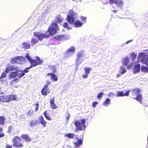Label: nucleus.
Returning a JSON list of instances; mask_svg holds the SVG:
<instances>
[{"label":"nucleus","mask_w":148,"mask_h":148,"mask_svg":"<svg viewBox=\"0 0 148 148\" xmlns=\"http://www.w3.org/2000/svg\"><path fill=\"white\" fill-rule=\"evenodd\" d=\"M123 64L125 66H127L129 64L130 60L128 58L126 57L123 59Z\"/></svg>","instance_id":"nucleus-28"},{"label":"nucleus","mask_w":148,"mask_h":148,"mask_svg":"<svg viewBox=\"0 0 148 148\" xmlns=\"http://www.w3.org/2000/svg\"><path fill=\"white\" fill-rule=\"evenodd\" d=\"M116 96L117 97L124 96L123 92L118 91L116 94Z\"/></svg>","instance_id":"nucleus-41"},{"label":"nucleus","mask_w":148,"mask_h":148,"mask_svg":"<svg viewBox=\"0 0 148 148\" xmlns=\"http://www.w3.org/2000/svg\"><path fill=\"white\" fill-rule=\"evenodd\" d=\"M126 72V71L125 69L123 67H121L120 73L122 74H123Z\"/></svg>","instance_id":"nucleus-43"},{"label":"nucleus","mask_w":148,"mask_h":148,"mask_svg":"<svg viewBox=\"0 0 148 148\" xmlns=\"http://www.w3.org/2000/svg\"><path fill=\"white\" fill-rule=\"evenodd\" d=\"M146 148H148V143L147 144V145L146 146Z\"/></svg>","instance_id":"nucleus-64"},{"label":"nucleus","mask_w":148,"mask_h":148,"mask_svg":"<svg viewBox=\"0 0 148 148\" xmlns=\"http://www.w3.org/2000/svg\"><path fill=\"white\" fill-rule=\"evenodd\" d=\"M18 71H19L20 72H21V73H22L23 72L24 73V75H25V73H27L29 71V69H28L27 68H26L25 70H24L23 71H21V70H19Z\"/></svg>","instance_id":"nucleus-46"},{"label":"nucleus","mask_w":148,"mask_h":148,"mask_svg":"<svg viewBox=\"0 0 148 148\" xmlns=\"http://www.w3.org/2000/svg\"><path fill=\"white\" fill-rule=\"evenodd\" d=\"M75 49L74 47L73 46H71L70 48H69L66 51V53L68 54L69 53H73L75 51Z\"/></svg>","instance_id":"nucleus-24"},{"label":"nucleus","mask_w":148,"mask_h":148,"mask_svg":"<svg viewBox=\"0 0 148 148\" xmlns=\"http://www.w3.org/2000/svg\"><path fill=\"white\" fill-rule=\"evenodd\" d=\"M130 92V90H128L126 91L124 94V96H128Z\"/></svg>","instance_id":"nucleus-54"},{"label":"nucleus","mask_w":148,"mask_h":148,"mask_svg":"<svg viewBox=\"0 0 148 148\" xmlns=\"http://www.w3.org/2000/svg\"><path fill=\"white\" fill-rule=\"evenodd\" d=\"M39 106V104L38 101H37L35 104L32 105V108L33 110L36 112L38 110Z\"/></svg>","instance_id":"nucleus-19"},{"label":"nucleus","mask_w":148,"mask_h":148,"mask_svg":"<svg viewBox=\"0 0 148 148\" xmlns=\"http://www.w3.org/2000/svg\"><path fill=\"white\" fill-rule=\"evenodd\" d=\"M6 73L5 72H4L2 73L0 77V79H1L2 78H5L6 77V73Z\"/></svg>","instance_id":"nucleus-45"},{"label":"nucleus","mask_w":148,"mask_h":148,"mask_svg":"<svg viewBox=\"0 0 148 148\" xmlns=\"http://www.w3.org/2000/svg\"><path fill=\"white\" fill-rule=\"evenodd\" d=\"M143 98V97L142 96V94H140L137 95V96L136 97L134 98L133 99L139 102L140 103H141Z\"/></svg>","instance_id":"nucleus-23"},{"label":"nucleus","mask_w":148,"mask_h":148,"mask_svg":"<svg viewBox=\"0 0 148 148\" xmlns=\"http://www.w3.org/2000/svg\"><path fill=\"white\" fill-rule=\"evenodd\" d=\"M55 97H53L50 100V104L51 108L53 109H56L58 108L57 106L55 104Z\"/></svg>","instance_id":"nucleus-15"},{"label":"nucleus","mask_w":148,"mask_h":148,"mask_svg":"<svg viewBox=\"0 0 148 148\" xmlns=\"http://www.w3.org/2000/svg\"><path fill=\"white\" fill-rule=\"evenodd\" d=\"M113 11L114 13H116V12H117V10H113Z\"/></svg>","instance_id":"nucleus-62"},{"label":"nucleus","mask_w":148,"mask_h":148,"mask_svg":"<svg viewBox=\"0 0 148 148\" xmlns=\"http://www.w3.org/2000/svg\"><path fill=\"white\" fill-rule=\"evenodd\" d=\"M147 57L145 53H140L138 58H140L143 63L148 66V57Z\"/></svg>","instance_id":"nucleus-9"},{"label":"nucleus","mask_w":148,"mask_h":148,"mask_svg":"<svg viewBox=\"0 0 148 148\" xmlns=\"http://www.w3.org/2000/svg\"><path fill=\"white\" fill-rule=\"evenodd\" d=\"M85 54V51L83 50H82L78 52L77 56L82 58L84 56Z\"/></svg>","instance_id":"nucleus-25"},{"label":"nucleus","mask_w":148,"mask_h":148,"mask_svg":"<svg viewBox=\"0 0 148 148\" xmlns=\"http://www.w3.org/2000/svg\"><path fill=\"white\" fill-rule=\"evenodd\" d=\"M53 39H55L59 41H65L67 40L65 35H60L54 36Z\"/></svg>","instance_id":"nucleus-12"},{"label":"nucleus","mask_w":148,"mask_h":148,"mask_svg":"<svg viewBox=\"0 0 148 148\" xmlns=\"http://www.w3.org/2000/svg\"><path fill=\"white\" fill-rule=\"evenodd\" d=\"M114 96V94L113 92H110L108 94V96L109 97H112Z\"/></svg>","instance_id":"nucleus-53"},{"label":"nucleus","mask_w":148,"mask_h":148,"mask_svg":"<svg viewBox=\"0 0 148 148\" xmlns=\"http://www.w3.org/2000/svg\"><path fill=\"white\" fill-rule=\"evenodd\" d=\"M83 61V60L82 58L77 56V58L75 60V63L77 65H79Z\"/></svg>","instance_id":"nucleus-27"},{"label":"nucleus","mask_w":148,"mask_h":148,"mask_svg":"<svg viewBox=\"0 0 148 148\" xmlns=\"http://www.w3.org/2000/svg\"><path fill=\"white\" fill-rule=\"evenodd\" d=\"M40 123L42 125L43 127H46L47 124V122L45 121L42 116H40L39 117Z\"/></svg>","instance_id":"nucleus-17"},{"label":"nucleus","mask_w":148,"mask_h":148,"mask_svg":"<svg viewBox=\"0 0 148 148\" xmlns=\"http://www.w3.org/2000/svg\"><path fill=\"white\" fill-rule=\"evenodd\" d=\"M132 92L133 95L135 96L140 94H139L140 93V91L139 88H136L132 89Z\"/></svg>","instance_id":"nucleus-18"},{"label":"nucleus","mask_w":148,"mask_h":148,"mask_svg":"<svg viewBox=\"0 0 148 148\" xmlns=\"http://www.w3.org/2000/svg\"><path fill=\"white\" fill-rule=\"evenodd\" d=\"M47 76H50L51 80L54 81H56L58 80V77L54 73H49L47 74Z\"/></svg>","instance_id":"nucleus-16"},{"label":"nucleus","mask_w":148,"mask_h":148,"mask_svg":"<svg viewBox=\"0 0 148 148\" xmlns=\"http://www.w3.org/2000/svg\"><path fill=\"white\" fill-rule=\"evenodd\" d=\"M110 103V99L107 98L106 99V101L103 103V104L105 106H107Z\"/></svg>","instance_id":"nucleus-32"},{"label":"nucleus","mask_w":148,"mask_h":148,"mask_svg":"<svg viewBox=\"0 0 148 148\" xmlns=\"http://www.w3.org/2000/svg\"><path fill=\"white\" fill-rule=\"evenodd\" d=\"M5 118L2 116H0V125H4V121L5 120Z\"/></svg>","instance_id":"nucleus-33"},{"label":"nucleus","mask_w":148,"mask_h":148,"mask_svg":"<svg viewBox=\"0 0 148 148\" xmlns=\"http://www.w3.org/2000/svg\"><path fill=\"white\" fill-rule=\"evenodd\" d=\"M35 58L36 59H32L30 62L34 67L42 64L43 63V60H41L39 57L36 56Z\"/></svg>","instance_id":"nucleus-8"},{"label":"nucleus","mask_w":148,"mask_h":148,"mask_svg":"<svg viewBox=\"0 0 148 148\" xmlns=\"http://www.w3.org/2000/svg\"><path fill=\"white\" fill-rule=\"evenodd\" d=\"M84 69L85 73L87 75L89 74L90 72V71L92 70V69L90 68H85Z\"/></svg>","instance_id":"nucleus-39"},{"label":"nucleus","mask_w":148,"mask_h":148,"mask_svg":"<svg viewBox=\"0 0 148 148\" xmlns=\"http://www.w3.org/2000/svg\"><path fill=\"white\" fill-rule=\"evenodd\" d=\"M12 142L13 143L12 146L17 148H22L24 146L21 138L19 136H15Z\"/></svg>","instance_id":"nucleus-4"},{"label":"nucleus","mask_w":148,"mask_h":148,"mask_svg":"<svg viewBox=\"0 0 148 148\" xmlns=\"http://www.w3.org/2000/svg\"><path fill=\"white\" fill-rule=\"evenodd\" d=\"M38 40L36 38H33L31 39V43L32 46H34L37 44L38 42Z\"/></svg>","instance_id":"nucleus-30"},{"label":"nucleus","mask_w":148,"mask_h":148,"mask_svg":"<svg viewBox=\"0 0 148 148\" xmlns=\"http://www.w3.org/2000/svg\"><path fill=\"white\" fill-rule=\"evenodd\" d=\"M140 64H138L135 65L134 68V72L136 73L140 71Z\"/></svg>","instance_id":"nucleus-21"},{"label":"nucleus","mask_w":148,"mask_h":148,"mask_svg":"<svg viewBox=\"0 0 148 148\" xmlns=\"http://www.w3.org/2000/svg\"><path fill=\"white\" fill-rule=\"evenodd\" d=\"M120 76H121V75L119 74H117L116 75V77H120Z\"/></svg>","instance_id":"nucleus-60"},{"label":"nucleus","mask_w":148,"mask_h":148,"mask_svg":"<svg viewBox=\"0 0 148 148\" xmlns=\"http://www.w3.org/2000/svg\"><path fill=\"white\" fill-rule=\"evenodd\" d=\"M137 55L135 54L134 53H132L131 54V56L132 58V60L134 61L136 58Z\"/></svg>","instance_id":"nucleus-44"},{"label":"nucleus","mask_w":148,"mask_h":148,"mask_svg":"<svg viewBox=\"0 0 148 148\" xmlns=\"http://www.w3.org/2000/svg\"><path fill=\"white\" fill-rule=\"evenodd\" d=\"M5 136V134L3 133L0 134V138H1Z\"/></svg>","instance_id":"nucleus-58"},{"label":"nucleus","mask_w":148,"mask_h":148,"mask_svg":"<svg viewBox=\"0 0 148 148\" xmlns=\"http://www.w3.org/2000/svg\"><path fill=\"white\" fill-rule=\"evenodd\" d=\"M34 35L40 41H42L44 38H45L44 34L42 33H40L38 32H34Z\"/></svg>","instance_id":"nucleus-13"},{"label":"nucleus","mask_w":148,"mask_h":148,"mask_svg":"<svg viewBox=\"0 0 148 148\" xmlns=\"http://www.w3.org/2000/svg\"><path fill=\"white\" fill-rule=\"evenodd\" d=\"M83 143V140L81 139H78L77 141L74 143L75 147H79L80 145H82Z\"/></svg>","instance_id":"nucleus-22"},{"label":"nucleus","mask_w":148,"mask_h":148,"mask_svg":"<svg viewBox=\"0 0 148 148\" xmlns=\"http://www.w3.org/2000/svg\"><path fill=\"white\" fill-rule=\"evenodd\" d=\"M51 84V82L49 80H47L46 84L44 87L41 89V92L42 94L43 95L46 96L50 92V90H49L48 86Z\"/></svg>","instance_id":"nucleus-6"},{"label":"nucleus","mask_w":148,"mask_h":148,"mask_svg":"<svg viewBox=\"0 0 148 148\" xmlns=\"http://www.w3.org/2000/svg\"><path fill=\"white\" fill-rule=\"evenodd\" d=\"M63 26L64 27L67 28L69 29H71V28L70 26H68V23L66 22H64V23Z\"/></svg>","instance_id":"nucleus-42"},{"label":"nucleus","mask_w":148,"mask_h":148,"mask_svg":"<svg viewBox=\"0 0 148 148\" xmlns=\"http://www.w3.org/2000/svg\"><path fill=\"white\" fill-rule=\"evenodd\" d=\"M44 115L46 119L49 121H51L52 119L50 117L48 116L47 115V113L46 111H45L44 113Z\"/></svg>","instance_id":"nucleus-37"},{"label":"nucleus","mask_w":148,"mask_h":148,"mask_svg":"<svg viewBox=\"0 0 148 148\" xmlns=\"http://www.w3.org/2000/svg\"><path fill=\"white\" fill-rule=\"evenodd\" d=\"M63 20V18H62L60 14H58L56 17L55 18L56 21L59 23H61Z\"/></svg>","instance_id":"nucleus-26"},{"label":"nucleus","mask_w":148,"mask_h":148,"mask_svg":"<svg viewBox=\"0 0 148 148\" xmlns=\"http://www.w3.org/2000/svg\"><path fill=\"white\" fill-rule=\"evenodd\" d=\"M3 131V129L2 128H0V132H2Z\"/></svg>","instance_id":"nucleus-63"},{"label":"nucleus","mask_w":148,"mask_h":148,"mask_svg":"<svg viewBox=\"0 0 148 148\" xmlns=\"http://www.w3.org/2000/svg\"><path fill=\"white\" fill-rule=\"evenodd\" d=\"M65 136L69 138H74L75 136V135L73 133H67L65 134Z\"/></svg>","instance_id":"nucleus-31"},{"label":"nucleus","mask_w":148,"mask_h":148,"mask_svg":"<svg viewBox=\"0 0 148 148\" xmlns=\"http://www.w3.org/2000/svg\"><path fill=\"white\" fill-rule=\"evenodd\" d=\"M82 77L84 78H86L88 77V75L86 74V75H82Z\"/></svg>","instance_id":"nucleus-57"},{"label":"nucleus","mask_w":148,"mask_h":148,"mask_svg":"<svg viewBox=\"0 0 148 148\" xmlns=\"http://www.w3.org/2000/svg\"><path fill=\"white\" fill-rule=\"evenodd\" d=\"M34 67L33 65H32V64H31V65L30 66H29V67L27 68L28 69H31V68L32 67Z\"/></svg>","instance_id":"nucleus-59"},{"label":"nucleus","mask_w":148,"mask_h":148,"mask_svg":"<svg viewBox=\"0 0 148 148\" xmlns=\"http://www.w3.org/2000/svg\"><path fill=\"white\" fill-rule=\"evenodd\" d=\"M6 148H12V146L9 144H7L6 146Z\"/></svg>","instance_id":"nucleus-56"},{"label":"nucleus","mask_w":148,"mask_h":148,"mask_svg":"<svg viewBox=\"0 0 148 148\" xmlns=\"http://www.w3.org/2000/svg\"><path fill=\"white\" fill-rule=\"evenodd\" d=\"M81 19L82 22H84V23H86V17L82 16L81 17Z\"/></svg>","instance_id":"nucleus-49"},{"label":"nucleus","mask_w":148,"mask_h":148,"mask_svg":"<svg viewBox=\"0 0 148 148\" xmlns=\"http://www.w3.org/2000/svg\"><path fill=\"white\" fill-rule=\"evenodd\" d=\"M21 138L23 139L26 142H30L32 140V138L27 134H22L21 136Z\"/></svg>","instance_id":"nucleus-14"},{"label":"nucleus","mask_w":148,"mask_h":148,"mask_svg":"<svg viewBox=\"0 0 148 148\" xmlns=\"http://www.w3.org/2000/svg\"><path fill=\"white\" fill-rule=\"evenodd\" d=\"M17 98L16 95L12 94L8 95H3L0 96V101L3 103L8 102Z\"/></svg>","instance_id":"nucleus-3"},{"label":"nucleus","mask_w":148,"mask_h":148,"mask_svg":"<svg viewBox=\"0 0 148 148\" xmlns=\"http://www.w3.org/2000/svg\"><path fill=\"white\" fill-rule=\"evenodd\" d=\"M104 95L103 92H99L97 95V97L99 99H100L102 97V95Z\"/></svg>","instance_id":"nucleus-47"},{"label":"nucleus","mask_w":148,"mask_h":148,"mask_svg":"<svg viewBox=\"0 0 148 148\" xmlns=\"http://www.w3.org/2000/svg\"><path fill=\"white\" fill-rule=\"evenodd\" d=\"M18 78H16L13 80H12L10 82V85L11 86L13 85V84H16L17 82H18Z\"/></svg>","instance_id":"nucleus-36"},{"label":"nucleus","mask_w":148,"mask_h":148,"mask_svg":"<svg viewBox=\"0 0 148 148\" xmlns=\"http://www.w3.org/2000/svg\"><path fill=\"white\" fill-rule=\"evenodd\" d=\"M18 68L17 66L14 67L10 64H8L5 70V72L8 73L9 71H17Z\"/></svg>","instance_id":"nucleus-11"},{"label":"nucleus","mask_w":148,"mask_h":148,"mask_svg":"<svg viewBox=\"0 0 148 148\" xmlns=\"http://www.w3.org/2000/svg\"><path fill=\"white\" fill-rule=\"evenodd\" d=\"M19 71H16L14 72H12L9 75V78L10 79H13L16 77H18L19 78H21L24 75V73H19Z\"/></svg>","instance_id":"nucleus-7"},{"label":"nucleus","mask_w":148,"mask_h":148,"mask_svg":"<svg viewBox=\"0 0 148 148\" xmlns=\"http://www.w3.org/2000/svg\"><path fill=\"white\" fill-rule=\"evenodd\" d=\"M66 114H67V116L66 117V119L67 120V121L69 119L70 115L69 113L68 112Z\"/></svg>","instance_id":"nucleus-55"},{"label":"nucleus","mask_w":148,"mask_h":148,"mask_svg":"<svg viewBox=\"0 0 148 148\" xmlns=\"http://www.w3.org/2000/svg\"><path fill=\"white\" fill-rule=\"evenodd\" d=\"M109 2L110 4L115 3L116 5L119 6H122L124 2L122 0H109Z\"/></svg>","instance_id":"nucleus-10"},{"label":"nucleus","mask_w":148,"mask_h":148,"mask_svg":"<svg viewBox=\"0 0 148 148\" xmlns=\"http://www.w3.org/2000/svg\"><path fill=\"white\" fill-rule=\"evenodd\" d=\"M38 121L35 120H32L30 123V127H34L37 125Z\"/></svg>","instance_id":"nucleus-29"},{"label":"nucleus","mask_w":148,"mask_h":148,"mask_svg":"<svg viewBox=\"0 0 148 148\" xmlns=\"http://www.w3.org/2000/svg\"><path fill=\"white\" fill-rule=\"evenodd\" d=\"M86 122V120L84 119L75 121L74 123L75 128V132H77L79 130L84 131L86 127L85 125Z\"/></svg>","instance_id":"nucleus-2"},{"label":"nucleus","mask_w":148,"mask_h":148,"mask_svg":"<svg viewBox=\"0 0 148 148\" xmlns=\"http://www.w3.org/2000/svg\"><path fill=\"white\" fill-rule=\"evenodd\" d=\"M34 110H30L27 113V114L30 116H32L34 114Z\"/></svg>","instance_id":"nucleus-48"},{"label":"nucleus","mask_w":148,"mask_h":148,"mask_svg":"<svg viewBox=\"0 0 148 148\" xmlns=\"http://www.w3.org/2000/svg\"><path fill=\"white\" fill-rule=\"evenodd\" d=\"M20 57H14L12 58L11 60L12 63L14 64L17 62V60Z\"/></svg>","instance_id":"nucleus-35"},{"label":"nucleus","mask_w":148,"mask_h":148,"mask_svg":"<svg viewBox=\"0 0 148 148\" xmlns=\"http://www.w3.org/2000/svg\"><path fill=\"white\" fill-rule=\"evenodd\" d=\"M12 126H9L8 127V132L10 133L12 130Z\"/></svg>","instance_id":"nucleus-52"},{"label":"nucleus","mask_w":148,"mask_h":148,"mask_svg":"<svg viewBox=\"0 0 148 148\" xmlns=\"http://www.w3.org/2000/svg\"><path fill=\"white\" fill-rule=\"evenodd\" d=\"M98 103L97 101L93 102L92 103V106L94 107L95 108L97 105L98 104Z\"/></svg>","instance_id":"nucleus-50"},{"label":"nucleus","mask_w":148,"mask_h":148,"mask_svg":"<svg viewBox=\"0 0 148 148\" xmlns=\"http://www.w3.org/2000/svg\"><path fill=\"white\" fill-rule=\"evenodd\" d=\"M26 57L27 58L29 61V62H30L32 60V59L30 57L29 55H28L26 56Z\"/></svg>","instance_id":"nucleus-51"},{"label":"nucleus","mask_w":148,"mask_h":148,"mask_svg":"<svg viewBox=\"0 0 148 148\" xmlns=\"http://www.w3.org/2000/svg\"><path fill=\"white\" fill-rule=\"evenodd\" d=\"M131 41V40H129V41H127L126 42V44H127V43H129V42H130Z\"/></svg>","instance_id":"nucleus-61"},{"label":"nucleus","mask_w":148,"mask_h":148,"mask_svg":"<svg viewBox=\"0 0 148 148\" xmlns=\"http://www.w3.org/2000/svg\"><path fill=\"white\" fill-rule=\"evenodd\" d=\"M58 27L56 23L53 22L51 23L50 27H49L48 29L51 36H53L56 33V30H58Z\"/></svg>","instance_id":"nucleus-5"},{"label":"nucleus","mask_w":148,"mask_h":148,"mask_svg":"<svg viewBox=\"0 0 148 148\" xmlns=\"http://www.w3.org/2000/svg\"><path fill=\"white\" fill-rule=\"evenodd\" d=\"M75 14L76 13H75L72 10H69V14L67 15V20L70 24H73L75 27H80L82 26L83 23L79 20H77L75 22Z\"/></svg>","instance_id":"nucleus-1"},{"label":"nucleus","mask_w":148,"mask_h":148,"mask_svg":"<svg viewBox=\"0 0 148 148\" xmlns=\"http://www.w3.org/2000/svg\"><path fill=\"white\" fill-rule=\"evenodd\" d=\"M49 69L51 70L53 73H55L56 72V67L55 66L51 65L49 66Z\"/></svg>","instance_id":"nucleus-34"},{"label":"nucleus","mask_w":148,"mask_h":148,"mask_svg":"<svg viewBox=\"0 0 148 148\" xmlns=\"http://www.w3.org/2000/svg\"><path fill=\"white\" fill-rule=\"evenodd\" d=\"M141 71L142 72L148 73V67L145 66H142L141 67Z\"/></svg>","instance_id":"nucleus-40"},{"label":"nucleus","mask_w":148,"mask_h":148,"mask_svg":"<svg viewBox=\"0 0 148 148\" xmlns=\"http://www.w3.org/2000/svg\"><path fill=\"white\" fill-rule=\"evenodd\" d=\"M22 48L24 49H28L30 47V45L27 42H24L22 44Z\"/></svg>","instance_id":"nucleus-20"},{"label":"nucleus","mask_w":148,"mask_h":148,"mask_svg":"<svg viewBox=\"0 0 148 148\" xmlns=\"http://www.w3.org/2000/svg\"><path fill=\"white\" fill-rule=\"evenodd\" d=\"M45 38H49L51 36L50 33L48 30L44 34Z\"/></svg>","instance_id":"nucleus-38"}]
</instances>
